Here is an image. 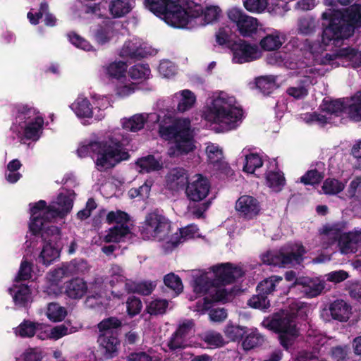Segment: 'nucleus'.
<instances>
[{
  "mask_svg": "<svg viewBox=\"0 0 361 361\" xmlns=\"http://www.w3.org/2000/svg\"><path fill=\"white\" fill-rule=\"evenodd\" d=\"M322 18L328 20L323 23L322 44H314L297 61H291L290 55L281 51L271 54L267 61L269 64L283 66L303 79L299 84L288 87L287 94L296 99L305 98L308 94V87L315 82L317 77L338 66H361V49L348 47L341 48L335 53L324 51L326 47H340L352 37L355 29L361 27V5L354 4L344 11L329 8Z\"/></svg>",
  "mask_w": 361,
  "mask_h": 361,
  "instance_id": "nucleus-1",
  "label": "nucleus"
},
{
  "mask_svg": "<svg viewBox=\"0 0 361 361\" xmlns=\"http://www.w3.org/2000/svg\"><path fill=\"white\" fill-rule=\"evenodd\" d=\"M74 199L73 190H63L49 206L44 200L30 204V231L34 235H40L42 247L39 261L46 266L59 257L61 250L60 230L50 223L56 218L63 219L68 215L72 210Z\"/></svg>",
  "mask_w": 361,
  "mask_h": 361,
  "instance_id": "nucleus-2",
  "label": "nucleus"
},
{
  "mask_svg": "<svg viewBox=\"0 0 361 361\" xmlns=\"http://www.w3.org/2000/svg\"><path fill=\"white\" fill-rule=\"evenodd\" d=\"M156 123H159V133L162 138L174 140V143L168 149V154L171 157H178L194 150L193 130L188 118L174 119L171 113L162 111L159 114H136L121 120L123 128L131 132L139 131L145 125L152 127Z\"/></svg>",
  "mask_w": 361,
  "mask_h": 361,
  "instance_id": "nucleus-3",
  "label": "nucleus"
},
{
  "mask_svg": "<svg viewBox=\"0 0 361 361\" xmlns=\"http://www.w3.org/2000/svg\"><path fill=\"white\" fill-rule=\"evenodd\" d=\"M145 7L169 25L195 28L213 23L222 15L217 6H202L192 0H144Z\"/></svg>",
  "mask_w": 361,
  "mask_h": 361,
  "instance_id": "nucleus-4",
  "label": "nucleus"
},
{
  "mask_svg": "<svg viewBox=\"0 0 361 361\" xmlns=\"http://www.w3.org/2000/svg\"><path fill=\"white\" fill-rule=\"evenodd\" d=\"M245 270L241 265L229 262L221 263L212 267L209 271H200L193 276L191 283L193 293L190 300L197 297H203L197 302L193 310L204 314L213 302H226L232 297V291L224 288L226 284L234 282L242 277Z\"/></svg>",
  "mask_w": 361,
  "mask_h": 361,
  "instance_id": "nucleus-5",
  "label": "nucleus"
},
{
  "mask_svg": "<svg viewBox=\"0 0 361 361\" xmlns=\"http://www.w3.org/2000/svg\"><path fill=\"white\" fill-rule=\"evenodd\" d=\"M202 118L222 131H230L240 126L243 110L235 97L224 91H215L208 96L202 111Z\"/></svg>",
  "mask_w": 361,
  "mask_h": 361,
  "instance_id": "nucleus-6",
  "label": "nucleus"
},
{
  "mask_svg": "<svg viewBox=\"0 0 361 361\" xmlns=\"http://www.w3.org/2000/svg\"><path fill=\"white\" fill-rule=\"evenodd\" d=\"M13 118L11 131L20 142H36L42 136L44 123L43 114L35 106L18 103L11 110Z\"/></svg>",
  "mask_w": 361,
  "mask_h": 361,
  "instance_id": "nucleus-7",
  "label": "nucleus"
},
{
  "mask_svg": "<svg viewBox=\"0 0 361 361\" xmlns=\"http://www.w3.org/2000/svg\"><path fill=\"white\" fill-rule=\"evenodd\" d=\"M319 113H307L301 115V118L309 124L324 126L334 122L336 117L344 111L355 121H361V91L350 97L331 100L324 99L320 106Z\"/></svg>",
  "mask_w": 361,
  "mask_h": 361,
  "instance_id": "nucleus-8",
  "label": "nucleus"
},
{
  "mask_svg": "<svg viewBox=\"0 0 361 361\" xmlns=\"http://www.w3.org/2000/svg\"><path fill=\"white\" fill-rule=\"evenodd\" d=\"M310 310L307 304L299 301L293 302L290 305V310H282L271 317L265 318L262 325L266 329L279 333L281 345L288 348L299 336V330L294 318L305 317Z\"/></svg>",
  "mask_w": 361,
  "mask_h": 361,
  "instance_id": "nucleus-9",
  "label": "nucleus"
},
{
  "mask_svg": "<svg viewBox=\"0 0 361 361\" xmlns=\"http://www.w3.org/2000/svg\"><path fill=\"white\" fill-rule=\"evenodd\" d=\"M111 106L109 96L92 92L90 100L82 94L78 95L71 104L70 109L83 124H90L104 119L105 110Z\"/></svg>",
  "mask_w": 361,
  "mask_h": 361,
  "instance_id": "nucleus-10",
  "label": "nucleus"
},
{
  "mask_svg": "<svg viewBox=\"0 0 361 361\" xmlns=\"http://www.w3.org/2000/svg\"><path fill=\"white\" fill-rule=\"evenodd\" d=\"M94 159L97 170L106 171L129 159L128 152L123 147L120 137L109 135L99 143Z\"/></svg>",
  "mask_w": 361,
  "mask_h": 361,
  "instance_id": "nucleus-11",
  "label": "nucleus"
},
{
  "mask_svg": "<svg viewBox=\"0 0 361 361\" xmlns=\"http://www.w3.org/2000/svg\"><path fill=\"white\" fill-rule=\"evenodd\" d=\"M319 238L324 249H327L338 240L342 254H353L361 246V230L355 229L348 233H341L336 226H325Z\"/></svg>",
  "mask_w": 361,
  "mask_h": 361,
  "instance_id": "nucleus-12",
  "label": "nucleus"
},
{
  "mask_svg": "<svg viewBox=\"0 0 361 361\" xmlns=\"http://www.w3.org/2000/svg\"><path fill=\"white\" fill-rule=\"evenodd\" d=\"M117 318L104 319L98 324L99 335L97 342L100 350L106 358H112L118 353L121 343L116 335V329L121 326Z\"/></svg>",
  "mask_w": 361,
  "mask_h": 361,
  "instance_id": "nucleus-13",
  "label": "nucleus"
},
{
  "mask_svg": "<svg viewBox=\"0 0 361 361\" xmlns=\"http://www.w3.org/2000/svg\"><path fill=\"white\" fill-rule=\"evenodd\" d=\"M306 253L305 247L300 243L286 245L277 250H270L260 255L261 261L267 265L286 267L300 264Z\"/></svg>",
  "mask_w": 361,
  "mask_h": 361,
  "instance_id": "nucleus-14",
  "label": "nucleus"
},
{
  "mask_svg": "<svg viewBox=\"0 0 361 361\" xmlns=\"http://www.w3.org/2000/svg\"><path fill=\"white\" fill-rule=\"evenodd\" d=\"M128 221L129 216L124 212L121 210L109 212L106 215V221L109 224L115 226L101 235L99 238V241H95V243L102 245L104 243H117L129 238L131 234Z\"/></svg>",
  "mask_w": 361,
  "mask_h": 361,
  "instance_id": "nucleus-15",
  "label": "nucleus"
},
{
  "mask_svg": "<svg viewBox=\"0 0 361 361\" xmlns=\"http://www.w3.org/2000/svg\"><path fill=\"white\" fill-rule=\"evenodd\" d=\"M170 221L157 212L150 213L146 216L141 229V235L144 239L164 241L165 250L166 242L170 240Z\"/></svg>",
  "mask_w": 361,
  "mask_h": 361,
  "instance_id": "nucleus-16",
  "label": "nucleus"
},
{
  "mask_svg": "<svg viewBox=\"0 0 361 361\" xmlns=\"http://www.w3.org/2000/svg\"><path fill=\"white\" fill-rule=\"evenodd\" d=\"M228 19L235 25L240 34L244 37H250L255 33L260 25L258 20L245 13L238 7H231L226 11Z\"/></svg>",
  "mask_w": 361,
  "mask_h": 361,
  "instance_id": "nucleus-17",
  "label": "nucleus"
},
{
  "mask_svg": "<svg viewBox=\"0 0 361 361\" xmlns=\"http://www.w3.org/2000/svg\"><path fill=\"white\" fill-rule=\"evenodd\" d=\"M353 314V307L346 301L338 299L324 307L320 316L325 322L336 320L347 322Z\"/></svg>",
  "mask_w": 361,
  "mask_h": 361,
  "instance_id": "nucleus-18",
  "label": "nucleus"
},
{
  "mask_svg": "<svg viewBox=\"0 0 361 361\" xmlns=\"http://www.w3.org/2000/svg\"><path fill=\"white\" fill-rule=\"evenodd\" d=\"M232 61L242 64L258 59L262 56V51L257 44H251L245 40H238L231 47Z\"/></svg>",
  "mask_w": 361,
  "mask_h": 361,
  "instance_id": "nucleus-19",
  "label": "nucleus"
},
{
  "mask_svg": "<svg viewBox=\"0 0 361 361\" xmlns=\"http://www.w3.org/2000/svg\"><path fill=\"white\" fill-rule=\"evenodd\" d=\"M210 188V183L207 178L201 174H195L188 181L185 194L190 201L200 202L207 197Z\"/></svg>",
  "mask_w": 361,
  "mask_h": 361,
  "instance_id": "nucleus-20",
  "label": "nucleus"
},
{
  "mask_svg": "<svg viewBox=\"0 0 361 361\" xmlns=\"http://www.w3.org/2000/svg\"><path fill=\"white\" fill-rule=\"evenodd\" d=\"M235 210L240 217L250 220L259 214L261 204L255 197L250 195H243L240 196L236 200Z\"/></svg>",
  "mask_w": 361,
  "mask_h": 361,
  "instance_id": "nucleus-21",
  "label": "nucleus"
},
{
  "mask_svg": "<svg viewBox=\"0 0 361 361\" xmlns=\"http://www.w3.org/2000/svg\"><path fill=\"white\" fill-rule=\"evenodd\" d=\"M106 284L104 283L102 279H97L90 284L89 287L90 295L86 300L87 305L93 307V300H98L97 303L100 305L105 304V300L111 299V298H120L123 295L122 293H115L111 290L109 293L106 290Z\"/></svg>",
  "mask_w": 361,
  "mask_h": 361,
  "instance_id": "nucleus-22",
  "label": "nucleus"
},
{
  "mask_svg": "<svg viewBox=\"0 0 361 361\" xmlns=\"http://www.w3.org/2000/svg\"><path fill=\"white\" fill-rule=\"evenodd\" d=\"M154 52L148 44L137 37H133L125 42L120 54L123 57H145Z\"/></svg>",
  "mask_w": 361,
  "mask_h": 361,
  "instance_id": "nucleus-23",
  "label": "nucleus"
},
{
  "mask_svg": "<svg viewBox=\"0 0 361 361\" xmlns=\"http://www.w3.org/2000/svg\"><path fill=\"white\" fill-rule=\"evenodd\" d=\"M16 305L26 307L32 302L35 290L23 281L15 280L13 286L8 289Z\"/></svg>",
  "mask_w": 361,
  "mask_h": 361,
  "instance_id": "nucleus-24",
  "label": "nucleus"
},
{
  "mask_svg": "<svg viewBox=\"0 0 361 361\" xmlns=\"http://www.w3.org/2000/svg\"><path fill=\"white\" fill-rule=\"evenodd\" d=\"M295 287L309 298L319 295L325 288V283L319 278H301L295 281Z\"/></svg>",
  "mask_w": 361,
  "mask_h": 361,
  "instance_id": "nucleus-25",
  "label": "nucleus"
},
{
  "mask_svg": "<svg viewBox=\"0 0 361 361\" xmlns=\"http://www.w3.org/2000/svg\"><path fill=\"white\" fill-rule=\"evenodd\" d=\"M116 22L109 18L102 25H99L92 33V37L94 42L100 46L105 45L113 42L117 37V32L114 27Z\"/></svg>",
  "mask_w": 361,
  "mask_h": 361,
  "instance_id": "nucleus-26",
  "label": "nucleus"
},
{
  "mask_svg": "<svg viewBox=\"0 0 361 361\" xmlns=\"http://www.w3.org/2000/svg\"><path fill=\"white\" fill-rule=\"evenodd\" d=\"M171 99L173 104H176V111L183 114L195 106L197 97L192 91L184 89L172 94Z\"/></svg>",
  "mask_w": 361,
  "mask_h": 361,
  "instance_id": "nucleus-27",
  "label": "nucleus"
},
{
  "mask_svg": "<svg viewBox=\"0 0 361 361\" xmlns=\"http://www.w3.org/2000/svg\"><path fill=\"white\" fill-rule=\"evenodd\" d=\"M199 230L195 225H189L179 230L171 235L170 240L166 242V250H171L180 243L200 237Z\"/></svg>",
  "mask_w": 361,
  "mask_h": 361,
  "instance_id": "nucleus-28",
  "label": "nucleus"
},
{
  "mask_svg": "<svg viewBox=\"0 0 361 361\" xmlns=\"http://www.w3.org/2000/svg\"><path fill=\"white\" fill-rule=\"evenodd\" d=\"M270 164L271 169L265 173V184L272 192H279L286 185V179L281 171L276 170L275 160L271 161Z\"/></svg>",
  "mask_w": 361,
  "mask_h": 361,
  "instance_id": "nucleus-29",
  "label": "nucleus"
},
{
  "mask_svg": "<svg viewBox=\"0 0 361 361\" xmlns=\"http://www.w3.org/2000/svg\"><path fill=\"white\" fill-rule=\"evenodd\" d=\"M128 65L123 61L109 63L101 69V74L106 78L116 82L127 76Z\"/></svg>",
  "mask_w": 361,
  "mask_h": 361,
  "instance_id": "nucleus-30",
  "label": "nucleus"
},
{
  "mask_svg": "<svg viewBox=\"0 0 361 361\" xmlns=\"http://www.w3.org/2000/svg\"><path fill=\"white\" fill-rule=\"evenodd\" d=\"M135 7L133 0H109L108 12L113 18H121L128 15Z\"/></svg>",
  "mask_w": 361,
  "mask_h": 361,
  "instance_id": "nucleus-31",
  "label": "nucleus"
},
{
  "mask_svg": "<svg viewBox=\"0 0 361 361\" xmlns=\"http://www.w3.org/2000/svg\"><path fill=\"white\" fill-rule=\"evenodd\" d=\"M188 176L185 169L176 168L170 171L166 176V187L172 191H178L188 183Z\"/></svg>",
  "mask_w": 361,
  "mask_h": 361,
  "instance_id": "nucleus-32",
  "label": "nucleus"
},
{
  "mask_svg": "<svg viewBox=\"0 0 361 361\" xmlns=\"http://www.w3.org/2000/svg\"><path fill=\"white\" fill-rule=\"evenodd\" d=\"M244 8L252 13L261 14L268 12L279 15L277 8L272 5V0H243Z\"/></svg>",
  "mask_w": 361,
  "mask_h": 361,
  "instance_id": "nucleus-33",
  "label": "nucleus"
},
{
  "mask_svg": "<svg viewBox=\"0 0 361 361\" xmlns=\"http://www.w3.org/2000/svg\"><path fill=\"white\" fill-rule=\"evenodd\" d=\"M73 265L63 266V267L57 268L49 273V280L51 281L50 286L47 288L45 292L48 295H58L62 293L61 288L59 286V282L66 276L68 275V271L71 269Z\"/></svg>",
  "mask_w": 361,
  "mask_h": 361,
  "instance_id": "nucleus-34",
  "label": "nucleus"
},
{
  "mask_svg": "<svg viewBox=\"0 0 361 361\" xmlns=\"http://www.w3.org/2000/svg\"><path fill=\"white\" fill-rule=\"evenodd\" d=\"M205 152L208 162L216 166V169L228 168L227 163L224 161L223 149L219 145L209 142L207 145Z\"/></svg>",
  "mask_w": 361,
  "mask_h": 361,
  "instance_id": "nucleus-35",
  "label": "nucleus"
},
{
  "mask_svg": "<svg viewBox=\"0 0 361 361\" xmlns=\"http://www.w3.org/2000/svg\"><path fill=\"white\" fill-rule=\"evenodd\" d=\"M164 166V162L160 157L154 155H148L141 157L135 162V169L139 173H149L161 170Z\"/></svg>",
  "mask_w": 361,
  "mask_h": 361,
  "instance_id": "nucleus-36",
  "label": "nucleus"
},
{
  "mask_svg": "<svg viewBox=\"0 0 361 361\" xmlns=\"http://www.w3.org/2000/svg\"><path fill=\"white\" fill-rule=\"evenodd\" d=\"M241 154L244 157V172L252 174L257 169L262 166L263 161L258 154L249 152L248 149H244L241 152Z\"/></svg>",
  "mask_w": 361,
  "mask_h": 361,
  "instance_id": "nucleus-37",
  "label": "nucleus"
},
{
  "mask_svg": "<svg viewBox=\"0 0 361 361\" xmlns=\"http://www.w3.org/2000/svg\"><path fill=\"white\" fill-rule=\"evenodd\" d=\"M284 42L285 35L278 30H274L261 39L260 46L264 50L271 51L280 48Z\"/></svg>",
  "mask_w": 361,
  "mask_h": 361,
  "instance_id": "nucleus-38",
  "label": "nucleus"
},
{
  "mask_svg": "<svg viewBox=\"0 0 361 361\" xmlns=\"http://www.w3.org/2000/svg\"><path fill=\"white\" fill-rule=\"evenodd\" d=\"M87 291L86 283L81 279H75L69 281L66 286L65 293L71 298L79 299Z\"/></svg>",
  "mask_w": 361,
  "mask_h": 361,
  "instance_id": "nucleus-39",
  "label": "nucleus"
},
{
  "mask_svg": "<svg viewBox=\"0 0 361 361\" xmlns=\"http://www.w3.org/2000/svg\"><path fill=\"white\" fill-rule=\"evenodd\" d=\"M48 5L46 3L41 4L39 12L33 13L31 10L27 13V18L32 25H36L39 22V19L44 16V23L48 26H54L56 24V18L51 14L47 12Z\"/></svg>",
  "mask_w": 361,
  "mask_h": 361,
  "instance_id": "nucleus-40",
  "label": "nucleus"
},
{
  "mask_svg": "<svg viewBox=\"0 0 361 361\" xmlns=\"http://www.w3.org/2000/svg\"><path fill=\"white\" fill-rule=\"evenodd\" d=\"M137 88L136 83L128 80L126 76L116 82L115 95L119 99H125L133 94Z\"/></svg>",
  "mask_w": 361,
  "mask_h": 361,
  "instance_id": "nucleus-41",
  "label": "nucleus"
},
{
  "mask_svg": "<svg viewBox=\"0 0 361 361\" xmlns=\"http://www.w3.org/2000/svg\"><path fill=\"white\" fill-rule=\"evenodd\" d=\"M283 283V278L279 276H271L262 281L257 286V291L263 295H268L281 288Z\"/></svg>",
  "mask_w": 361,
  "mask_h": 361,
  "instance_id": "nucleus-42",
  "label": "nucleus"
},
{
  "mask_svg": "<svg viewBox=\"0 0 361 361\" xmlns=\"http://www.w3.org/2000/svg\"><path fill=\"white\" fill-rule=\"evenodd\" d=\"M101 140L96 138H88L82 140L77 149V154L80 158H85L89 155H96L97 149L99 148Z\"/></svg>",
  "mask_w": 361,
  "mask_h": 361,
  "instance_id": "nucleus-43",
  "label": "nucleus"
},
{
  "mask_svg": "<svg viewBox=\"0 0 361 361\" xmlns=\"http://www.w3.org/2000/svg\"><path fill=\"white\" fill-rule=\"evenodd\" d=\"M37 276V271L34 269L32 263L27 258H23L16 280L19 281L26 280H35Z\"/></svg>",
  "mask_w": 361,
  "mask_h": 361,
  "instance_id": "nucleus-44",
  "label": "nucleus"
},
{
  "mask_svg": "<svg viewBox=\"0 0 361 361\" xmlns=\"http://www.w3.org/2000/svg\"><path fill=\"white\" fill-rule=\"evenodd\" d=\"M242 346L244 350H249L261 345L263 342L262 336L259 334L256 329H247V333L245 334Z\"/></svg>",
  "mask_w": 361,
  "mask_h": 361,
  "instance_id": "nucleus-45",
  "label": "nucleus"
},
{
  "mask_svg": "<svg viewBox=\"0 0 361 361\" xmlns=\"http://www.w3.org/2000/svg\"><path fill=\"white\" fill-rule=\"evenodd\" d=\"M46 315L51 322H59L65 319L67 315V311L59 304L51 302L47 306Z\"/></svg>",
  "mask_w": 361,
  "mask_h": 361,
  "instance_id": "nucleus-46",
  "label": "nucleus"
},
{
  "mask_svg": "<svg viewBox=\"0 0 361 361\" xmlns=\"http://www.w3.org/2000/svg\"><path fill=\"white\" fill-rule=\"evenodd\" d=\"M128 73L132 80L142 81L149 78L151 71L147 64L137 63L132 66Z\"/></svg>",
  "mask_w": 361,
  "mask_h": 361,
  "instance_id": "nucleus-47",
  "label": "nucleus"
},
{
  "mask_svg": "<svg viewBox=\"0 0 361 361\" xmlns=\"http://www.w3.org/2000/svg\"><path fill=\"white\" fill-rule=\"evenodd\" d=\"M79 330L78 327L73 326L69 322L51 327V339L59 340L62 337L75 333Z\"/></svg>",
  "mask_w": 361,
  "mask_h": 361,
  "instance_id": "nucleus-48",
  "label": "nucleus"
},
{
  "mask_svg": "<svg viewBox=\"0 0 361 361\" xmlns=\"http://www.w3.org/2000/svg\"><path fill=\"white\" fill-rule=\"evenodd\" d=\"M224 333L229 341H240L247 333V328L228 323L224 329Z\"/></svg>",
  "mask_w": 361,
  "mask_h": 361,
  "instance_id": "nucleus-49",
  "label": "nucleus"
},
{
  "mask_svg": "<svg viewBox=\"0 0 361 361\" xmlns=\"http://www.w3.org/2000/svg\"><path fill=\"white\" fill-rule=\"evenodd\" d=\"M21 166V162L17 159L8 162L5 172V177L8 182L15 183L21 178L22 176L18 171Z\"/></svg>",
  "mask_w": 361,
  "mask_h": 361,
  "instance_id": "nucleus-50",
  "label": "nucleus"
},
{
  "mask_svg": "<svg viewBox=\"0 0 361 361\" xmlns=\"http://www.w3.org/2000/svg\"><path fill=\"white\" fill-rule=\"evenodd\" d=\"M36 328H37V322L24 320L13 330L14 334L17 336L22 338H31L35 334Z\"/></svg>",
  "mask_w": 361,
  "mask_h": 361,
  "instance_id": "nucleus-51",
  "label": "nucleus"
},
{
  "mask_svg": "<svg viewBox=\"0 0 361 361\" xmlns=\"http://www.w3.org/2000/svg\"><path fill=\"white\" fill-rule=\"evenodd\" d=\"M202 339L212 348L221 347L226 343L222 335L214 331H209L203 334Z\"/></svg>",
  "mask_w": 361,
  "mask_h": 361,
  "instance_id": "nucleus-52",
  "label": "nucleus"
},
{
  "mask_svg": "<svg viewBox=\"0 0 361 361\" xmlns=\"http://www.w3.org/2000/svg\"><path fill=\"white\" fill-rule=\"evenodd\" d=\"M346 195L354 201L361 202V176H356L350 182Z\"/></svg>",
  "mask_w": 361,
  "mask_h": 361,
  "instance_id": "nucleus-53",
  "label": "nucleus"
},
{
  "mask_svg": "<svg viewBox=\"0 0 361 361\" xmlns=\"http://www.w3.org/2000/svg\"><path fill=\"white\" fill-rule=\"evenodd\" d=\"M275 80L274 76L260 77L256 80V86L262 93L269 94L276 87Z\"/></svg>",
  "mask_w": 361,
  "mask_h": 361,
  "instance_id": "nucleus-54",
  "label": "nucleus"
},
{
  "mask_svg": "<svg viewBox=\"0 0 361 361\" xmlns=\"http://www.w3.org/2000/svg\"><path fill=\"white\" fill-rule=\"evenodd\" d=\"M344 188L345 184L338 180L328 178L322 185V191L325 194L336 195L341 192Z\"/></svg>",
  "mask_w": 361,
  "mask_h": 361,
  "instance_id": "nucleus-55",
  "label": "nucleus"
},
{
  "mask_svg": "<svg viewBox=\"0 0 361 361\" xmlns=\"http://www.w3.org/2000/svg\"><path fill=\"white\" fill-rule=\"evenodd\" d=\"M110 278L108 283L111 288L122 286L124 283L125 276L123 274V269L118 265H113L109 271Z\"/></svg>",
  "mask_w": 361,
  "mask_h": 361,
  "instance_id": "nucleus-56",
  "label": "nucleus"
},
{
  "mask_svg": "<svg viewBox=\"0 0 361 361\" xmlns=\"http://www.w3.org/2000/svg\"><path fill=\"white\" fill-rule=\"evenodd\" d=\"M70 42L75 47L86 51H94V47L85 39L75 32L68 35Z\"/></svg>",
  "mask_w": 361,
  "mask_h": 361,
  "instance_id": "nucleus-57",
  "label": "nucleus"
},
{
  "mask_svg": "<svg viewBox=\"0 0 361 361\" xmlns=\"http://www.w3.org/2000/svg\"><path fill=\"white\" fill-rule=\"evenodd\" d=\"M168 307V302L164 299H154L147 305V312L150 314H163Z\"/></svg>",
  "mask_w": 361,
  "mask_h": 361,
  "instance_id": "nucleus-58",
  "label": "nucleus"
},
{
  "mask_svg": "<svg viewBox=\"0 0 361 361\" xmlns=\"http://www.w3.org/2000/svg\"><path fill=\"white\" fill-rule=\"evenodd\" d=\"M165 285L178 294L183 291V286L179 276L174 274H169L165 276L164 279Z\"/></svg>",
  "mask_w": 361,
  "mask_h": 361,
  "instance_id": "nucleus-59",
  "label": "nucleus"
},
{
  "mask_svg": "<svg viewBox=\"0 0 361 361\" xmlns=\"http://www.w3.org/2000/svg\"><path fill=\"white\" fill-rule=\"evenodd\" d=\"M247 305L252 308L262 310H267L269 307L270 303L267 298L259 293L258 295H253L248 301Z\"/></svg>",
  "mask_w": 361,
  "mask_h": 361,
  "instance_id": "nucleus-60",
  "label": "nucleus"
},
{
  "mask_svg": "<svg viewBox=\"0 0 361 361\" xmlns=\"http://www.w3.org/2000/svg\"><path fill=\"white\" fill-rule=\"evenodd\" d=\"M158 71L161 75L169 78L176 75L177 68L173 62L169 60H163L159 65Z\"/></svg>",
  "mask_w": 361,
  "mask_h": 361,
  "instance_id": "nucleus-61",
  "label": "nucleus"
},
{
  "mask_svg": "<svg viewBox=\"0 0 361 361\" xmlns=\"http://www.w3.org/2000/svg\"><path fill=\"white\" fill-rule=\"evenodd\" d=\"M316 28V23L312 18H302L298 23V32L302 35H309Z\"/></svg>",
  "mask_w": 361,
  "mask_h": 361,
  "instance_id": "nucleus-62",
  "label": "nucleus"
},
{
  "mask_svg": "<svg viewBox=\"0 0 361 361\" xmlns=\"http://www.w3.org/2000/svg\"><path fill=\"white\" fill-rule=\"evenodd\" d=\"M126 305L128 314L130 317L138 314L142 308V302L135 297H130L126 302Z\"/></svg>",
  "mask_w": 361,
  "mask_h": 361,
  "instance_id": "nucleus-63",
  "label": "nucleus"
},
{
  "mask_svg": "<svg viewBox=\"0 0 361 361\" xmlns=\"http://www.w3.org/2000/svg\"><path fill=\"white\" fill-rule=\"evenodd\" d=\"M44 357L43 351L39 348H29L22 355L23 361H41Z\"/></svg>",
  "mask_w": 361,
  "mask_h": 361,
  "instance_id": "nucleus-64",
  "label": "nucleus"
}]
</instances>
